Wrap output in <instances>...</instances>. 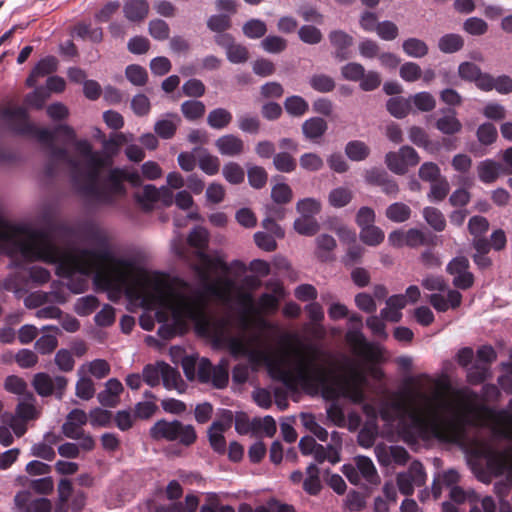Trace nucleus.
Wrapping results in <instances>:
<instances>
[{
    "label": "nucleus",
    "instance_id": "nucleus-1",
    "mask_svg": "<svg viewBox=\"0 0 512 512\" xmlns=\"http://www.w3.org/2000/svg\"><path fill=\"white\" fill-rule=\"evenodd\" d=\"M91 238L95 248L63 251L56 265V274L67 280V288L80 294L88 286V278L93 275L97 287L112 293L121 294L129 284L137 265L134 256L117 255L110 247L108 238L100 230H92Z\"/></svg>",
    "mask_w": 512,
    "mask_h": 512
},
{
    "label": "nucleus",
    "instance_id": "nucleus-2",
    "mask_svg": "<svg viewBox=\"0 0 512 512\" xmlns=\"http://www.w3.org/2000/svg\"><path fill=\"white\" fill-rule=\"evenodd\" d=\"M472 424L461 407L442 392H413L405 415L399 420V434L409 445L430 440L456 441Z\"/></svg>",
    "mask_w": 512,
    "mask_h": 512
},
{
    "label": "nucleus",
    "instance_id": "nucleus-3",
    "mask_svg": "<svg viewBox=\"0 0 512 512\" xmlns=\"http://www.w3.org/2000/svg\"><path fill=\"white\" fill-rule=\"evenodd\" d=\"M223 343L234 359L246 358L252 370L265 365L269 376L292 388L294 381L302 386L313 389H327L330 382V372L319 363V351L308 346L306 353L294 352L291 369L286 367V359L281 355H270L264 350L251 347V341L239 336H226Z\"/></svg>",
    "mask_w": 512,
    "mask_h": 512
},
{
    "label": "nucleus",
    "instance_id": "nucleus-4",
    "mask_svg": "<svg viewBox=\"0 0 512 512\" xmlns=\"http://www.w3.org/2000/svg\"><path fill=\"white\" fill-rule=\"evenodd\" d=\"M76 152L85 159L83 169H73L71 183L75 192L87 203L104 206H115L118 198L126 196L125 182L136 185L140 180L138 172H130L125 168H111L105 177L100 179L101 169L106 165V158L94 151L86 139L74 142Z\"/></svg>",
    "mask_w": 512,
    "mask_h": 512
},
{
    "label": "nucleus",
    "instance_id": "nucleus-5",
    "mask_svg": "<svg viewBox=\"0 0 512 512\" xmlns=\"http://www.w3.org/2000/svg\"><path fill=\"white\" fill-rule=\"evenodd\" d=\"M193 269L200 279L198 287L191 288L188 283L183 282L179 288L166 286L162 293V299L176 324L204 321L207 296L219 295V288L217 284L209 281L208 272L199 265H195Z\"/></svg>",
    "mask_w": 512,
    "mask_h": 512
},
{
    "label": "nucleus",
    "instance_id": "nucleus-6",
    "mask_svg": "<svg viewBox=\"0 0 512 512\" xmlns=\"http://www.w3.org/2000/svg\"><path fill=\"white\" fill-rule=\"evenodd\" d=\"M1 117L4 121L10 124H16L12 127L13 131L21 135H32L40 143L48 148L54 143L58 134H61L67 141L75 139V133L68 125H59L54 130L48 128H36L27 120V112L23 107L7 108L1 112Z\"/></svg>",
    "mask_w": 512,
    "mask_h": 512
},
{
    "label": "nucleus",
    "instance_id": "nucleus-7",
    "mask_svg": "<svg viewBox=\"0 0 512 512\" xmlns=\"http://www.w3.org/2000/svg\"><path fill=\"white\" fill-rule=\"evenodd\" d=\"M153 440L175 442L184 447H190L196 442L197 433L193 425L185 424L180 420L160 419L149 430Z\"/></svg>",
    "mask_w": 512,
    "mask_h": 512
},
{
    "label": "nucleus",
    "instance_id": "nucleus-8",
    "mask_svg": "<svg viewBox=\"0 0 512 512\" xmlns=\"http://www.w3.org/2000/svg\"><path fill=\"white\" fill-rule=\"evenodd\" d=\"M68 379L65 376L57 375L51 377L46 372H38L34 375L32 386L36 393L41 397L55 395L58 400H62L65 394Z\"/></svg>",
    "mask_w": 512,
    "mask_h": 512
},
{
    "label": "nucleus",
    "instance_id": "nucleus-9",
    "mask_svg": "<svg viewBox=\"0 0 512 512\" xmlns=\"http://www.w3.org/2000/svg\"><path fill=\"white\" fill-rule=\"evenodd\" d=\"M363 321L362 316L353 313L348 318V330L346 333L347 341L355 347L358 353L364 357H373L374 346L371 342L367 341L362 332Z\"/></svg>",
    "mask_w": 512,
    "mask_h": 512
},
{
    "label": "nucleus",
    "instance_id": "nucleus-10",
    "mask_svg": "<svg viewBox=\"0 0 512 512\" xmlns=\"http://www.w3.org/2000/svg\"><path fill=\"white\" fill-rule=\"evenodd\" d=\"M469 267V260L465 256H457L448 263L446 271L454 276L452 283L456 288L467 290L473 286L474 275Z\"/></svg>",
    "mask_w": 512,
    "mask_h": 512
},
{
    "label": "nucleus",
    "instance_id": "nucleus-11",
    "mask_svg": "<svg viewBox=\"0 0 512 512\" xmlns=\"http://www.w3.org/2000/svg\"><path fill=\"white\" fill-rule=\"evenodd\" d=\"M328 39L334 48L333 57L339 61H345L352 57L351 47L354 44V38L346 31L335 29L329 32Z\"/></svg>",
    "mask_w": 512,
    "mask_h": 512
},
{
    "label": "nucleus",
    "instance_id": "nucleus-12",
    "mask_svg": "<svg viewBox=\"0 0 512 512\" xmlns=\"http://www.w3.org/2000/svg\"><path fill=\"white\" fill-rule=\"evenodd\" d=\"M361 373L354 367H350V374L344 378L341 386V394L354 404H361L365 401V393L361 387L363 380Z\"/></svg>",
    "mask_w": 512,
    "mask_h": 512
},
{
    "label": "nucleus",
    "instance_id": "nucleus-13",
    "mask_svg": "<svg viewBox=\"0 0 512 512\" xmlns=\"http://www.w3.org/2000/svg\"><path fill=\"white\" fill-rule=\"evenodd\" d=\"M487 467L496 476L506 474L512 484V451L504 449L492 451L487 456Z\"/></svg>",
    "mask_w": 512,
    "mask_h": 512
},
{
    "label": "nucleus",
    "instance_id": "nucleus-14",
    "mask_svg": "<svg viewBox=\"0 0 512 512\" xmlns=\"http://www.w3.org/2000/svg\"><path fill=\"white\" fill-rule=\"evenodd\" d=\"M48 153V162L45 165V172L47 176L52 177L55 174L56 165L58 163H65L70 168V173L73 169L78 168L79 161L72 158L66 148L57 147L54 143L46 148Z\"/></svg>",
    "mask_w": 512,
    "mask_h": 512
},
{
    "label": "nucleus",
    "instance_id": "nucleus-15",
    "mask_svg": "<svg viewBox=\"0 0 512 512\" xmlns=\"http://www.w3.org/2000/svg\"><path fill=\"white\" fill-rule=\"evenodd\" d=\"M365 180L369 184L381 187V190L388 196L396 197L399 192L397 182L383 169L367 170Z\"/></svg>",
    "mask_w": 512,
    "mask_h": 512
},
{
    "label": "nucleus",
    "instance_id": "nucleus-16",
    "mask_svg": "<svg viewBox=\"0 0 512 512\" xmlns=\"http://www.w3.org/2000/svg\"><path fill=\"white\" fill-rule=\"evenodd\" d=\"M214 145L220 155L225 157H239L245 151L243 139L236 134H224L218 137Z\"/></svg>",
    "mask_w": 512,
    "mask_h": 512
},
{
    "label": "nucleus",
    "instance_id": "nucleus-17",
    "mask_svg": "<svg viewBox=\"0 0 512 512\" xmlns=\"http://www.w3.org/2000/svg\"><path fill=\"white\" fill-rule=\"evenodd\" d=\"M181 122V117L177 113L167 112L155 122L154 132L163 140L172 139Z\"/></svg>",
    "mask_w": 512,
    "mask_h": 512
},
{
    "label": "nucleus",
    "instance_id": "nucleus-18",
    "mask_svg": "<svg viewBox=\"0 0 512 512\" xmlns=\"http://www.w3.org/2000/svg\"><path fill=\"white\" fill-rule=\"evenodd\" d=\"M58 68V60L55 56L48 55L41 58L33 67L26 79L28 87H35L37 80L41 77L55 72Z\"/></svg>",
    "mask_w": 512,
    "mask_h": 512
},
{
    "label": "nucleus",
    "instance_id": "nucleus-19",
    "mask_svg": "<svg viewBox=\"0 0 512 512\" xmlns=\"http://www.w3.org/2000/svg\"><path fill=\"white\" fill-rule=\"evenodd\" d=\"M503 165L493 159H485L477 165V175L484 184L494 183L499 176L504 174Z\"/></svg>",
    "mask_w": 512,
    "mask_h": 512
},
{
    "label": "nucleus",
    "instance_id": "nucleus-20",
    "mask_svg": "<svg viewBox=\"0 0 512 512\" xmlns=\"http://www.w3.org/2000/svg\"><path fill=\"white\" fill-rule=\"evenodd\" d=\"M188 244L199 249L198 257L207 264H212V259L203 250L207 247L209 242V233L207 229L201 226H196L189 233L187 238Z\"/></svg>",
    "mask_w": 512,
    "mask_h": 512
},
{
    "label": "nucleus",
    "instance_id": "nucleus-21",
    "mask_svg": "<svg viewBox=\"0 0 512 512\" xmlns=\"http://www.w3.org/2000/svg\"><path fill=\"white\" fill-rule=\"evenodd\" d=\"M442 116L436 120L435 127L444 135H454L461 131L462 124L454 109H442Z\"/></svg>",
    "mask_w": 512,
    "mask_h": 512
},
{
    "label": "nucleus",
    "instance_id": "nucleus-22",
    "mask_svg": "<svg viewBox=\"0 0 512 512\" xmlns=\"http://www.w3.org/2000/svg\"><path fill=\"white\" fill-rule=\"evenodd\" d=\"M123 13L128 21L141 22L149 13V3L147 0H124Z\"/></svg>",
    "mask_w": 512,
    "mask_h": 512
},
{
    "label": "nucleus",
    "instance_id": "nucleus-23",
    "mask_svg": "<svg viewBox=\"0 0 512 512\" xmlns=\"http://www.w3.org/2000/svg\"><path fill=\"white\" fill-rule=\"evenodd\" d=\"M488 74L487 72H482L480 67L473 62L464 61L458 66L459 77L464 81L475 83L476 87L482 91V83L485 81L484 77L488 76Z\"/></svg>",
    "mask_w": 512,
    "mask_h": 512
},
{
    "label": "nucleus",
    "instance_id": "nucleus-24",
    "mask_svg": "<svg viewBox=\"0 0 512 512\" xmlns=\"http://www.w3.org/2000/svg\"><path fill=\"white\" fill-rule=\"evenodd\" d=\"M194 152H198L197 165L201 171L209 176L216 175L220 170V160L217 156L212 155L208 149L195 146Z\"/></svg>",
    "mask_w": 512,
    "mask_h": 512
},
{
    "label": "nucleus",
    "instance_id": "nucleus-25",
    "mask_svg": "<svg viewBox=\"0 0 512 512\" xmlns=\"http://www.w3.org/2000/svg\"><path fill=\"white\" fill-rule=\"evenodd\" d=\"M482 86L483 91L489 92L496 90L499 94L507 95L512 92V78L508 75H499L493 77L491 74L484 77Z\"/></svg>",
    "mask_w": 512,
    "mask_h": 512
},
{
    "label": "nucleus",
    "instance_id": "nucleus-26",
    "mask_svg": "<svg viewBox=\"0 0 512 512\" xmlns=\"http://www.w3.org/2000/svg\"><path fill=\"white\" fill-rule=\"evenodd\" d=\"M233 119L232 113L222 107L212 109L207 115V124L211 129L223 130L227 128Z\"/></svg>",
    "mask_w": 512,
    "mask_h": 512
},
{
    "label": "nucleus",
    "instance_id": "nucleus-27",
    "mask_svg": "<svg viewBox=\"0 0 512 512\" xmlns=\"http://www.w3.org/2000/svg\"><path fill=\"white\" fill-rule=\"evenodd\" d=\"M327 130V123L321 117H312L305 120L302 124V133L305 138L315 141L320 139Z\"/></svg>",
    "mask_w": 512,
    "mask_h": 512
},
{
    "label": "nucleus",
    "instance_id": "nucleus-28",
    "mask_svg": "<svg viewBox=\"0 0 512 512\" xmlns=\"http://www.w3.org/2000/svg\"><path fill=\"white\" fill-rule=\"evenodd\" d=\"M162 384L167 390H177L178 393L183 392V380L181 379V375L176 368H173L168 363L164 362L162 365Z\"/></svg>",
    "mask_w": 512,
    "mask_h": 512
},
{
    "label": "nucleus",
    "instance_id": "nucleus-29",
    "mask_svg": "<svg viewBox=\"0 0 512 512\" xmlns=\"http://www.w3.org/2000/svg\"><path fill=\"white\" fill-rule=\"evenodd\" d=\"M355 467L366 483L376 484L379 481L376 468L369 457L357 456L355 458Z\"/></svg>",
    "mask_w": 512,
    "mask_h": 512
},
{
    "label": "nucleus",
    "instance_id": "nucleus-30",
    "mask_svg": "<svg viewBox=\"0 0 512 512\" xmlns=\"http://www.w3.org/2000/svg\"><path fill=\"white\" fill-rule=\"evenodd\" d=\"M316 255L321 261L332 259L331 253L336 248V240L333 236L323 233L316 237Z\"/></svg>",
    "mask_w": 512,
    "mask_h": 512
},
{
    "label": "nucleus",
    "instance_id": "nucleus-31",
    "mask_svg": "<svg viewBox=\"0 0 512 512\" xmlns=\"http://www.w3.org/2000/svg\"><path fill=\"white\" fill-rule=\"evenodd\" d=\"M402 49L407 56L417 59L425 57L429 52L426 42L416 37L405 39L402 42Z\"/></svg>",
    "mask_w": 512,
    "mask_h": 512
},
{
    "label": "nucleus",
    "instance_id": "nucleus-32",
    "mask_svg": "<svg viewBox=\"0 0 512 512\" xmlns=\"http://www.w3.org/2000/svg\"><path fill=\"white\" fill-rule=\"evenodd\" d=\"M180 110L186 120L194 122L204 116L206 107L202 101L192 99L184 101L180 106Z\"/></svg>",
    "mask_w": 512,
    "mask_h": 512
},
{
    "label": "nucleus",
    "instance_id": "nucleus-33",
    "mask_svg": "<svg viewBox=\"0 0 512 512\" xmlns=\"http://www.w3.org/2000/svg\"><path fill=\"white\" fill-rule=\"evenodd\" d=\"M225 426L220 421H214L208 430V437L213 450L217 453H224L226 441L223 436Z\"/></svg>",
    "mask_w": 512,
    "mask_h": 512
},
{
    "label": "nucleus",
    "instance_id": "nucleus-34",
    "mask_svg": "<svg viewBox=\"0 0 512 512\" xmlns=\"http://www.w3.org/2000/svg\"><path fill=\"white\" fill-rule=\"evenodd\" d=\"M464 46L462 36L456 33H448L438 40V48L445 54H452L460 51Z\"/></svg>",
    "mask_w": 512,
    "mask_h": 512
},
{
    "label": "nucleus",
    "instance_id": "nucleus-35",
    "mask_svg": "<svg viewBox=\"0 0 512 512\" xmlns=\"http://www.w3.org/2000/svg\"><path fill=\"white\" fill-rule=\"evenodd\" d=\"M319 473L318 467L313 463L306 468L307 477L303 480V489L310 495H317L322 488Z\"/></svg>",
    "mask_w": 512,
    "mask_h": 512
},
{
    "label": "nucleus",
    "instance_id": "nucleus-36",
    "mask_svg": "<svg viewBox=\"0 0 512 512\" xmlns=\"http://www.w3.org/2000/svg\"><path fill=\"white\" fill-rule=\"evenodd\" d=\"M411 208L403 202L390 204L385 211L386 217L394 223H403L411 216Z\"/></svg>",
    "mask_w": 512,
    "mask_h": 512
},
{
    "label": "nucleus",
    "instance_id": "nucleus-37",
    "mask_svg": "<svg viewBox=\"0 0 512 512\" xmlns=\"http://www.w3.org/2000/svg\"><path fill=\"white\" fill-rule=\"evenodd\" d=\"M293 228L298 234L311 237L320 230V224L315 218L300 215V217L295 219Z\"/></svg>",
    "mask_w": 512,
    "mask_h": 512
},
{
    "label": "nucleus",
    "instance_id": "nucleus-38",
    "mask_svg": "<svg viewBox=\"0 0 512 512\" xmlns=\"http://www.w3.org/2000/svg\"><path fill=\"white\" fill-rule=\"evenodd\" d=\"M386 108L392 116L402 119L406 117L410 111V98L405 99L400 96L391 97L386 103Z\"/></svg>",
    "mask_w": 512,
    "mask_h": 512
},
{
    "label": "nucleus",
    "instance_id": "nucleus-39",
    "mask_svg": "<svg viewBox=\"0 0 512 512\" xmlns=\"http://www.w3.org/2000/svg\"><path fill=\"white\" fill-rule=\"evenodd\" d=\"M423 218L427 224L437 232H442L446 227L444 214L435 207L427 206L422 211Z\"/></svg>",
    "mask_w": 512,
    "mask_h": 512
},
{
    "label": "nucleus",
    "instance_id": "nucleus-40",
    "mask_svg": "<svg viewBox=\"0 0 512 512\" xmlns=\"http://www.w3.org/2000/svg\"><path fill=\"white\" fill-rule=\"evenodd\" d=\"M157 188L152 184H147L134 197L141 207L145 210H152L157 203Z\"/></svg>",
    "mask_w": 512,
    "mask_h": 512
},
{
    "label": "nucleus",
    "instance_id": "nucleus-41",
    "mask_svg": "<svg viewBox=\"0 0 512 512\" xmlns=\"http://www.w3.org/2000/svg\"><path fill=\"white\" fill-rule=\"evenodd\" d=\"M449 191L450 184L444 176L435 182L430 183V191L427 194V198L430 202L439 203L447 197Z\"/></svg>",
    "mask_w": 512,
    "mask_h": 512
},
{
    "label": "nucleus",
    "instance_id": "nucleus-42",
    "mask_svg": "<svg viewBox=\"0 0 512 512\" xmlns=\"http://www.w3.org/2000/svg\"><path fill=\"white\" fill-rule=\"evenodd\" d=\"M312 455L319 463L327 460L331 464H336L340 461L339 447L331 444H328L326 447L318 444Z\"/></svg>",
    "mask_w": 512,
    "mask_h": 512
},
{
    "label": "nucleus",
    "instance_id": "nucleus-43",
    "mask_svg": "<svg viewBox=\"0 0 512 512\" xmlns=\"http://www.w3.org/2000/svg\"><path fill=\"white\" fill-rule=\"evenodd\" d=\"M360 240L368 246H378L384 241L385 234L383 230L375 225L363 227L359 233Z\"/></svg>",
    "mask_w": 512,
    "mask_h": 512
},
{
    "label": "nucleus",
    "instance_id": "nucleus-44",
    "mask_svg": "<svg viewBox=\"0 0 512 512\" xmlns=\"http://www.w3.org/2000/svg\"><path fill=\"white\" fill-rule=\"evenodd\" d=\"M284 108L289 115L301 117L308 111L309 104L303 97L293 95L286 98Z\"/></svg>",
    "mask_w": 512,
    "mask_h": 512
},
{
    "label": "nucleus",
    "instance_id": "nucleus-45",
    "mask_svg": "<svg viewBox=\"0 0 512 512\" xmlns=\"http://www.w3.org/2000/svg\"><path fill=\"white\" fill-rule=\"evenodd\" d=\"M370 153L369 147L360 140L349 141L345 146V154L352 161H363Z\"/></svg>",
    "mask_w": 512,
    "mask_h": 512
},
{
    "label": "nucleus",
    "instance_id": "nucleus-46",
    "mask_svg": "<svg viewBox=\"0 0 512 512\" xmlns=\"http://www.w3.org/2000/svg\"><path fill=\"white\" fill-rule=\"evenodd\" d=\"M322 204L321 202L312 197H307L300 199L296 203V211L304 217L315 218L321 212Z\"/></svg>",
    "mask_w": 512,
    "mask_h": 512
},
{
    "label": "nucleus",
    "instance_id": "nucleus-47",
    "mask_svg": "<svg viewBox=\"0 0 512 512\" xmlns=\"http://www.w3.org/2000/svg\"><path fill=\"white\" fill-rule=\"evenodd\" d=\"M164 361H157L154 364H147L143 367V381L150 387H156L160 384Z\"/></svg>",
    "mask_w": 512,
    "mask_h": 512
},
{
    "label": "nucleus",
    "instance_id": "nucleus-48",
    "mask_svg": "<svg viewBox=\"0 0 512 512\" xmlns=\"http://www.w3.org/2000/svg\"><path fill=\"white\" fill-rule=\"evenodd\" d=\"M492 376L489 366L475 363L467 368V381L472 385H478Z\"/></svg>",
    "mask_w": 512,
    "mask_h": 512
},
{
    "label": "nucleus",
    "instance_id": "nucleus-49",
    "mask_svg": "<svg viewBox=\"0 0 512 512\" xmlns=\"http://www.w3.org/2000/svg\"><path fill=\"white\" fill-rule=\"evenodd\" d=\"M353 198L352 191L345 187L332 189L328 195V202L334 208H342L348 205Z\"/></svg>",
    "mask_w": 512,
    "mask_h": 512
},
{
    "label": "nucleus",
    "instance_id": "nucleus-50",
    "mask_svg": "<svg viewBox=\"0 0 512 512\" xmlns=\"http://www.w3.org/2000/svg\"><path fill=\"white\" fill-rule=\"evenodd\" d=\"M229 373H228V361L221 359L211 375V381L213 387L217 389H223L228 385Z\"/></svg>",
    "mask_w": 512,
    "mask_h": 512
},
{
    "label": "nucleus",
    "instance_id": "nucleus-51",
    "mask_svg": "<svg viewBox=\"0 0 512 512\" xmlns=\"http://www.w3.org/2000/svg\"><path fill=\"white\" fill-rule=\"evenodd\" d=\"M309 85L317 92L329 93L334 90L336 84L334 79L329 75L319 73L309 78Z\"/></svg>",
    "mask_w": 512,
    "mask_h": 512
},
{
    "label": "nucleus",
    "instance_id": "nucleus-52",
    "mask_svg": "<svg viewBox=\"0 0 512 512\" xmlns=\"http://www.w3.org/2000/svg\"><path fill=\"white\" fill-rule=\"evenodd\" d=\"M222 175L231 184L237 185L244 181V169L236 162H228L222 168Z\"/></svg>",
    "mask_w": 512,
    "mask_h": 512
},
{
    "label": "nucleus",
    "instance_id": "nucleus-53",
    "mask_svg": "<svg viewBox=\"0 0 512 512\" xmlns=\"http://www.w3.org/2000/svg\"><path fill=\"white\" fill-rule=\"evenodd\" d=\"M243 33L249 39H259L267 32V25L260 19H250L243 25Z\"/></svg>",
    "mask_w": 512,
    "mask_h": 512
},
{
    "label": "nucleus",
    "instance_id": "nucleus-54",
    "mask_svg": "<svg viewBox=\"0 0 512 512\" xmlns=\"http://www.w3.org/2000/svg\"><path fill=\"white\" fill-rule=\"evenodd\" d=\"M364 72V66L358 62H348L340 68L341 77L350 82H359Z\"/></svg>",
    "mask_w": 512,
    "mask_h": 512
},
{
    "label": "nucleus",
    "instance_id": "nucleus-55",
    "mask_svg": "<svg viewBox=\"0 0 512 512\" xmlns=\"http://www.w3.org/2000/svg\"><path fill=\"white\" fill-rule=\"evenodd\" d=\"M275 169L282 173H291L296 169V160L287 152L276 153L273 157Z\"/></svg>",
    "mask_w": 512,
    "mask_h": 512
},
{
    "label": "nucleus",
    "instance_id": "nucleus-56",
    "mask_svg": "<svg viewBox=\"0 0 512 512\" xmlns=\"http://www.w3.org/2000/svg\"><path fill=\"white\" fill-rule=\"evenodd\" d=\"M248 182L255 189L263 188L268 179L267 172L261 166L253 165L247 169Z\"/></svg>",
    "mask_w": 512,
    "mask_h": 512
},
{
    "label": "nucleus",
    "instance_id": "nucleus-57",
    "mask_svg": "<svg viewBox=\"0 0 512 512\" xmlns=\"http://www.w3.org/2000/svg\"><path fill=\"white\" fill-rule=\"evenodd\" d=\"M262 49L271 54H278L287 48V41L277 35H268L261 41Z\"/></svg>",
    "mask_w": 512,
    "mask_h": 512
},
{
    "label": "nucleus",
    "instance_id": "nucleus-58",
    "mask_svg": "<svg viewBox=\"0 0 512 512\" xmlns=\"http://www.w3.org/2000/svg\"><path fill=\"white\" fill-rule=\"evenodd\" d=\"M298 36L303 43L309 45H316L323 38L320 29L313 25H302L298 30Z\"/></svg>",
    "mask_w": 512,
    "mask_h": 512
},
{
    "label": "nucleus",
    "instance_id": "nucleus-59",
    "mask_svg": "<svg viewBox=\"0 0 512 512\" xmlns=\"http://www.w3.org/2000/svg\"><path fill=\"white\" fill-rule=\"evenodd\" d=\"M476 136L482 145L488 146L496 141L498 132L492 123L485 122L478 127Z\"/></svg>",
    "mask_w": 512,
    "mask_h": 512
},
{
    "label": "nucleus",
    "instance_id": "nucleus-60",
    "mask_svg": "<svg viewBox=\"0 0 512 512\" xmlns=\"http://www.w3.org/2000/svg\"><path fill=\"white\" fill-rule=\"evenodd\" d=\"M292 197V189L286 183H276L271 189V199L276 204H287L292 200Z\"/></svg>",
    "mask_w": 512,
    "mask_h": 512
},
{
    "label": "nucleus",
    "instance_id": "nucleus-61",
    "mask_svg": "<svg viewBox=\"0 0 512 512\" xmlns=\"http://www.w3.org/2000/svg\"><path fill=\"white\" fill-rule=\"evenodd\" d=\"M99 306V301L94 295H87L77 299L74 310L79 316L91 314Z\"/></svg>",
    "mask_w": 512,
    "mask_h": 512
},
{
    "label": "nucleus",
    "instance_id": "nucleus-62",
    "mask_svg": "<svg viewBox=\"0 0 512 512\" xmlns=\"http://www.w3.org/2000/svg\"><path fill=\"white\" fill-rule=\"evenodd\" d=\"M489 229V221L484 216L475 215L468 221V231L474 237H484Z\"/></svg>",
    "mask_w": 512,
    "mask_h": 512
},
{
    "label": "nucleus",
    "instance_id": "nucleus-63",
    "mask_svg": "<svg viewBox=\"0 0 512 512\" xmlns=\"http://www.w3.org/2000/svg\"><path fill=\"white\" fill-rule=\"evenodd\" d=\"M126 78L135 86H143L147 82L145 68L137 64L128 65L125 69Z\"/></svg>",
    "mask_w": 512,
    "mask_h": 512
},
{
    "label": "nucleus",
    "instance_id": "nucleus-64",
    "mask_svg": "<svg viewBox=\"0 0 512 512\" xmlns=\"http://www.w3.org/2000/svg\"><path fill=\"white\" fill-rule=\"evenodd\" d=\"M148 31L155 40L164 41L169 37L170 28L164 20L153 19L149 22Z\"/></svg>",
    "mask_w": 512,
    "mask_h": 512
}]
</instances>
